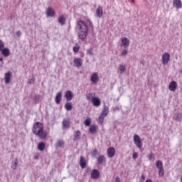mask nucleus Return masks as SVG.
<instances>
[{"label": "nucleus", "instance_id": "obj_49", "mask_svg": "<svg viewBox=\"0 0 182 182\" xmlns=\"http://www.w3.org/2000/svg\"><path fill=\"white\" fill-rule=\"evenodd\" d=\"M181 182H182V176H181Z\"/></svg>", "mask_w": 182, "mask_h": 182}, {"label": "nucleus", "instance_id": "obj_22", "mask_svg": "<svg viewBox=\"0 0 182 182\" xmlns=\"http://www.w3.org/2000/svg\"><path fill=\"white\" fill-rule=\"evenodd\" d=\"M63 127H64L65 129H69V127H70V121L68 119H63Z\"/></svg>", "mask_w": 182, "mask_h": 182}, {"label": "nucleus", "instance_id": "obj_27", "mask_svg": "<svg viewBox=\"0 0 182 182\" xmlns=\"http://www.w3.org/2000/svg\"><path fill=\"white\" fill-rule=\"evenodd\" d=\"M58 22L60 23V25H65L66 22V18L63 16H60L58 17Z\"/></svg>", "mask_w": 182, "mask_h": 182}, {"label": "nucleus", "instance_id": "obj_28", "mask_svg": "<svg viewBox=\"0 0 182 182\" xmlns=\"http://www.w3.org/2000/svg\"><path fill=\"white\" fill-rule=\"evenodd\" d=\"M73 105H72V102H67L65 105V110H68V112H70V110H72L73 109Z\"/></svg>", "mask_w": 182, "mask_h": 182}, {"label": "nucleus", "instance_id": "obj_4", "mask_svg": "<svg viewBox=\"0 0 182 182\" xmlns=\"http://www.w3.org/2000/svg\"><path fill=\"white\" fill-rule=\"evenodd\" d=\"M156 167L159 169V177H163L164 176V167L163 166V162L159 160L156 163Z\"/></svg>", "mask_w": 182, "mask_h": 182}, {"label": "nucleus", "instance_id": "obj_30", "mask_svg": "<svg viewBox=\"0 0 182 182\" xmlns=\"http://www.w3.org/2000/svg\"><path fill=\"white\" fill-rule=\"evenodd\" d=\"M119 70L120 71V73H124V72H126V65H119Z\"/></svg>", "mask_w": 182, "mask_h": 182}, {"label": "nucleus", "instance_id": "obj_14", "mask_svg": "<svg viewBox=\"0 0 182 182\" xmlns=\"http://www.w3.org/2000/svg\"><path fill=\"white\" fill-rule=\"evenodd\" d=\"M46 15L48 17H53L54 15H55V11L51 7H48L47 9V11L46 12Z\"/></svg>", "mask_w": 182, "mask_h": 182}, {"label": "nucleus", "instance_id": "obj_5", "mask_svg": "<svg viewBox=\"0 0 182 182\" xmlns=\"http://www.w3.org/2000/svg\"><path fill=\"white\" fill-rule=\"evenodd\" d=\"M134 143L137 149H141V147H143V142L141 139H140V136L137 134L134 136Z\"/></svg>", "mask_w": 182, "mask_h": 182}, {"label": "nucleus", "instance_id": "obj_23", "mask_svg": "<svg viewBox=\"0 0 182 182\" xmlns=\"http://www.w3.org/2000/svg\"><path fill=\"white\" fill-rule=\"evenodd\" d=\"M74 63L75 64L76 68H80L82 66V59L81 58H75Z\"/></svg>", "mask_w": 182, "mask_h": 182}, {"label": "nucleus", "instance_id": "obj_32", "mask_svg": "<svg viewBox=\"0 0 182 182\" xmlns=\"http://www.w3.org/2000/svg\"><path fill=\"white\" fill-rule=\"evenodd\" d=\"M80 131H77L75 133V139H76L77 140H79V139H80Z\"/></svg>", "mask_w": 182, "mask_h": 182}, {"label": "nucleus", "instance_id": "obj_40", "mask_svg": "<svg viewBox=\"0 0 182 182\" xmlns=\"http://www.w3.org/2000/svg\"><path fill=\"white\" fill-rule=\"evenodd\" d=\"M128 51L127 50H124L122 53V56H126V55H127Z\"/></svg>", "mask_w": 182, "mask_h": 182}, {"label": "nucleus", "instance_id": "obj_19", "mask_svg": "<svg viewBox=\"0 0 182 182\" xmlns=\"http://www.w3.org/2000/svg\"><path fill=\"white\" fill-rule=\"evenodd\" d=\"M80 166L81 168H86V159H85V156H80Z\"/></svg>", "mask_w": 182, "mask_h": 182}, {"label": "nucleus", "instance_id": "obj_26", "mask_svg": "<svg viewBox=\"0 0 182 182\" xmlns=\"http://www.w3.org/2000/svg\"><path fill=\"white\" fill-rule=\"evenodd\" d=\"M173 119L176 120V122H181L182 119V113L179 112L174 115Z\"/></svg>", "mask_w": 182, "mask_h": 182}, {"label": "nucleus", "instance_id": "obj_34", "mask_svg": "<svg viewBox=\"0 0 182 182\" xmlns=\"http://www.w3.org/2000/svg\"><path fill=\"white\" fill-rule=\"evenodd\" d=\"M98 151L97 149H94L93 151L91 153L92 157H96L97 156Z\"/></svg>", "mask_w": 182, "mask_h": 182}, {"label": "nucleus", "instance_id": "obj_6", "mask_svg": "<svg viewBox=\"0 0 182 182\" xmlns=\"http://www.w3.org/2000/svg\"><path fill=\"white\" fill-rule=\"evenodd\" d=\"M171 58V55L168 53H164L162 55V63L166 66V65H168V61L170 60V58Z\"/></svg>", "mask_w": 182, "mask_h": 182}, {"label": "nucleus", "instance_id": "obj_47", "mask_svg": "<svg viewBox=\"0 0 182 182\" xmlns=\"http://www.w3.org/2000/svg\"><path fill=\"white\" fill-rule=\"evenodd\" d=\"M145 182H153V181L151 179H148Z\"/></svg>", "mask_w": 182, "mask_h": 182}, {"label": "nucleus", "instance_id": "obj_12", "mask_svg": "<svg viewBox=\"0 0 182 182\" xmlns=\"http://www.w3.org/2000/svg\"><path fill=\"white\" fill-rule=\"evenodd\" d=\"M92 103L94 106H95L96 107H99V106H100V99L97 97H95L94 98H92Z\"/></svg>", "mask_w": 182, "mask_h": 182}, {"label": "nucleus", "instance_id": "obj_41", "mask_svg": "<svg viewBox=\"0 0 182 182\" xmlns=\"http://www.w3.org/2000/svg\"><path fill=\"white\" fill-rule=\"evenodd\" d=\"M4 66V59L2 58H0V68H2Z\"/></svg>", "mask_w": 182, "mask_h": 182}, {"label": "nucleus", "instance_id": "obj_17", "mask_svg": "<svg viewBox=\"0 0 182 182\" xmlns=\"http://www.w3.org/2000/svg\"><path fill=\"white\" fill-rule=\"evenodd\" d=\"M55 147L56 149H58V147L63 149L65 147V141L62 139H58L55 143Z\"/></svg>", "mask_w": 182, "mask_h": 182}, {"label": "nucleus", "instance_id": "obj_3", "mask_svg": "<svg viewBox=\"0 0 182 182\" xmlns=\"http://www.w3.org/2000/svg\"><path fill=\"white\" fill-rule=\"evenodd\" d=\"M109 114V107L107 106H104V108L101 112V114L99 116V122L101 124L103 123L105 118Z\"/></svg>", "mask_w": 182, "mask_h": 182}, {"label": "nucleus", "instance_id": "obj_8", "mask_svg": "<svg viewBox=\"0 0 182 182\" xmlns=\"http://www.w3.org/2000/svg\"><path fill=\"white\" fill-rule=\"evenodd\" d=\"M11 77H12V73H11V71L6 73L4 75L5 83H6L7 85L11 83Z\"/></svg>", "mask_w": 182, "mask_h": 182}, {"label": "nucleus", "instance_id": "obj_39", "mask_svg": "<svg viewBox=\"0 0 182 182\" xmlns=\"http://www.w3.org/2000/svg\"><path fill=\"white\" fill-rule=\"evenodd\" d=\"M28 83H29V85H33L35 83V78L32 77L31 79H30L28 80Z\"/></svg>", "mask_w": 182, "mask_h": 182}, {"label": "nucleus", "instance_id": "obj_37", "mask_svg": "<svg viewBox=\"0 0 182 182\" xmlns=\"http://www.w3.org/2000/svg\"><path fill=\"white\" fill-rule=\"evenodd\" d=\"M139 157V154H137V152H134L132 154V159H134V160H136V159H137Z\"/></svg>", "mask_w": 182, "mask_h": 182}, {"label": "nucleus", "instance_id": "obj_38", "mask_svg": "<svg viewBox=\"0 0 182 182\" xmlns=\"http://www.w3.org/2000/svg\"><path fill=\"white\" fill-rule=\"evenodd\" d=\"M18 166V163L14 162L11 165V168H13V170H16V166Z\"/></svg>", "mask_w": 182, "mask_h": 182}, {"label": "nucleus", "instance_id": "obj_2", "mask_svg": "<svg viewBox=\"0 0 182 182\" xmlns=\"http://www.w3.org/2000/svg\"><path fill=\"white\" fill-rule=\"evenodd\" d=\"M43 124L37 122L33 125L32 132L36 136H38L41 140H45L48 137V133L43 131Z\"/></svg>", "mask_w": 182, "mask_h": 182}, {"label": "nucleus", "instance_id": "obj_43", "mask_svg": "<svg viewBox=\"0 0 182 182\" xmlns=\"http://www.w3.org/2000/svg\"><path fill=\"white\" fill-rule=\"evenodd\" d=\"M21 35H22V33H21L20 31L16 32V36H18V38H21Z\"/></svg>", "mask_w": 182, "mask_h": 182}, {"label": "nucleus", "instance_id": "obj_9", "mask_svg": "<svg viewBox=\"0 0 182 182\" xmlns=\"http://www.w3.org/2000/svg\"><path fill=\"white\" fill-rule=\"evenodd\" d=\"M95 16L97 18H102L103 16V8L99 6L95 11Z\"/></svg>", "mask_w": 182, "mask_h": 182}, {"label": "nucleus", "instance_id": "obj_45", "mask_svg": "<svg viewBox=\"0 0 182 182\" xmlns=\"http://www.w3.org/2000/svg\"><path fill=\"white\" fill-rule=\"evenodd\" d=\"M115 182H120V178L119 176L115 178Z\"/></svg>", "mask_w": 182, "mask_h": 182}, {"label": "nucleus", "instance_id": "obj_21", "mask_svg": "<svg viewBox=\"0 0 182 182\" xmlns=\"http://www.w3.org/2000/svg\"><path fill=\"white\" fill-rule=\"evenodd\" d=\"M121 41H122V43L123 46L124 48H128V46L129 45V41L128 38L126 37H124L122 38Z\"/></svg>", "mask_w": 182, "mask_h": 182}, {"label": "nucleus", "instance_id": "obj_46", "mask_svg": "<svg viewBox=\"0 0 182 182\" xmlns=\"http://www.w3.org/2000/svg\"><path fill=\"white\" fill-rule=\"evenodd\" d=\"M141 181H144V180H146V177L144 176V175H142L141 176Z\"/></svg>", "mask_w": 182, "mask_h": 182}, {"label": "nucleus", "instance_id": "obj_29", "mask_svg": "<svg viewBox=\"0 0 182 182\" xmlns=\"http://www.w3.org/2000/svg\"><path fill=\"white\" fill-rule=\"evenodd\" d=\"M106 161V158H105V156L102 155L100 156V157L97 159V162L99 164H103Z\"/></svg>", "mask_w": 182, "mask_h": 182}, {"label": "nucleus", "instance_id": "obj_31", "mask_svg": "<svg viewBox=\"0 0 182 182\" xmlns=\"http://www.w3.org/2000/svg\"><path fill=\"white\" fill-rule=\"evenodd\" d=\"M95 98L93 93L90 92L88 93V95H87L86 96V99L87 100L91 101L92 102V99Z\"/></svg>", "mask_w": 182, "mask_h": 182}, {"label": "nucleus", "instance_id": "obj_20", "mask_svg": "<svg viewBox=\"0 0 182 182\" xmlns=\"http://www.w3.org/2000/svg\"><path fill=\"white\" fill-rule=\"evenodd\" d=\"M62 99V92H59L57 93L55 98V102L56 105L60 104V100Z\"/></svg>", "mask_w": 182, "mask_h": 182}, {"label": "nucleus", "instance_id": "obj_36", "mask_svg": "<svg viewBox=\"0 0 182 182\" xmlns=\"http://www.w3.org/2000/svg\"><path fill=\"white\" fill-rule=\"evenodd\" d=\"M147 158L149 159V160L150 161H154V154H153V153H151L150 155L147 156Z\"/></svg>", "mask_w": 182, "mask_h": 182}, {"label": "nucleus", "instance_id": "obj_7", "mask_svg": "<svg viewBox=\"0 0 182 182\" xmlns=\"http://www.w3.org/2000/svg\"><path fill=\"white\" fill-rule=\"evenodd\" d=\"M107 154L109 159L114 157L116 154V149L114 147H109L107 149Z\"/></svg>", "mask_w": 182, "mask_h": 182}, {"label": "nucleus", "instance_id": "obj_10", "mask_svg": "<svg viewBox=\"0 0 182 182\" xmlns=\"http://www.w3.org/2000/svg\"><path fill=\"white\" fill-rule=\"evenodd\" d=\"M168 89L171 92H176L177 89V82L171 81L168 85Z\"/></svg>", "mask_w": 182, "mask_h": 182}, {"label": "nucleus", "instance_id": "obj_35", "mask_svg": "<svg viewBox=\"0 0 182 182\" xmlns=\"http://www.w3.org/2000/svg\"><path fill=\"white\" fill-rule=\"evenodd\" d=\"M4 48H5V43L0 39V51L2 50Z\"/></svg>", "mask_w": 182, "mask_h": 182}, {"label": "nucleus", "instance_id": "obj_15", "mask_svg": "<svg viewBox=\"0 0 182 182\" xmlns=\"http://www.w3.org/2000/svg\"><path fill=\"white\" fill-rule=\"evenodd\" d=\"M0 52H1V55H3V56H5V58H8V56L11 55V51L9 50V48H4V47L2 50H0Z\"/></svg>", "mask_w": 182, "mask_h": 182}, {"label": "nucleus", "instance_id": "obj_42", "mask_svg": "<svg viewBox=\"0 0 182 182\" xmlns=\"http://www.w3.org/2000/svg\"><path fill=\"white\" fill-rule=\"evenodd\" d=\"M88 55H93V50L92 48H90L87 50Z\"/></svg>", "mask_w": 182, "mask_h": 182}, {"label": "nucleus", "instance_id": "obj_48", "mask_svg": "<svg viewBox=\"0 0 182 182\" xmlns=\"http://www.w3.org/2000/svg\"><path fill=\"white\" fill-rule=\"evenodd\" d=\"M39 157L38 156H35L36 160H38Z\"/></svg>", "mask_w": 182, "mask_h": 182}, {"label": "nucleus", "instance_id": "obj_44", "mask_svg": "<svg viewBox=\"0 0 182 182\" xmlns=\"http://www.w3.org/2000/svg\"><path fill=\"white\" fill-rule=\"evenodd\" d=\"M73 50L74 52H79V47H76V46L73 47Z\"/></svg>", "mask_w": 182, "mask_h": 182}, {"label": "nucleus", "instance_id": "obj_11", "mask_svg": "<svg viewBox=\"0 0 182 182\" xmlns=\"http://www.w3.org/2000/svg\"><path fill=\"white\" fill-rule=\"evenodd\" d=\"M90 81L92 83H97L99 82V74L94 73L90 77Z\"/></svg>", "mask_w": 182, "mask_h": 182}, {"label": "nucleus", "instance_id": "obj_13", "mask_svg": "<svg viewBox=\"0 0 182 182\" xmlns=\"http://www.w3.org/2000/svg\"><path fill=\"white\" fill-rule=\"evenodd\" d=\"M100 176V172L97 169H93L91 172V177L92 178L96 179L99 178V176Z\"/></svg>", "mask_w": 182, "mask_h": 182}, {"label": "nucleus", "instance_id": "obj_18", "mask_svg": "<svg viewBox=\"0 0 182 182\" xmlns=\"http://www.w3.org/2000/svg\"><path fill=\"white\" fill-rule=\"evenodd\" d=\"M173 5L174 8H177V9H180L182 7V3L181 0H173Z\"/></svg>", "mask_w": 182, "mask_h": 182}, {"label": "nucleus", "instance_id": "obj_1", "mask_svg": "<svg viewBox=\"0 0 182 182\" xmlns=\"http://www.w3.org/2000/svg\"><path fill=\"white\" fill-rule=\"evenodd\" d=\"M75 31L78 35L79 39L84 42L85 39L87 38L89 31L87 24L83 21H78L76 23Z\"/></svg>", "mask_w": 182, "mask_h": 182}, {"label": "nucleus", "instance_id": "obj_24", "mask_svg": "<svg viewBox=\"0 0 182 182\" xmlns=\"http://www.w3.org/2000/svg\"><path fill=\"white\" fill-rule=\"evenodd\" d=\"M97 130V127H96V125H91L90 127L89 132L90 133H91V134H95Z\"/></svg>", "mask_w": 182, "mask_h": 182}, {"label": "nucleus", "instance_id": "obj_16", "mask_svg": "<svg viewBox=\"0 0 182 182\" xmlns=\"http://www.w3.org/2000/svg\"><path fill=\"white\" fill-rule=\"evenodd\" d=\"M65 97L66 98L67 102H70L72 99H73V94L72 91L68 90L65 95Z\"/></svg>", "mask_w": 182, "mask_h": 182}, {"label": "nucleus", "instance_id": "obj_33", "mask_svg": "<svg viewBox=\"0 0 182 182\" xmlns=\"http://www.w3.org/2000/svg\"><path fill=\"white\" fill-rule=\"evenodd\" d=\"M90 123H92V120L90 119V118H87V119H85V126H90Z\"/></svg>", "mask_w": 182, "mask_h": 182}, {"label": "nucleus", "instance_id": "obj_25", "mask_svg": "<svg viewBox=\"0 0 182 182\" xmlns=\"http://www.w3.org/2000/svg\"><path fill=\"white\" fill-rule=\"evenodd\" d=\"M46 148V145L45 143H43V142H40V143L38 144V149L40 151H43V150H45Z\"/></svg>", "mask_w": 182, "mask_h": 182}]
</instances>
